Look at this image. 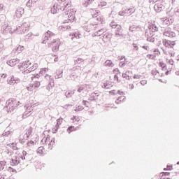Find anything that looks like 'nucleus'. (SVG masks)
Instances as JSON below:
<instances>
[{"instance_id": "9d476101", "label": "nucleus", "mask_w": 179, "mask_h": 179, "mask_svg": "<svg viewBox=\"0 0 179 179\" xmlns=\"http://www.w3.org/2000/svg\"><path fill=\"white\" fill-rule=\"evenodd\" d=\"M117 94H119L120 95H121L120 96H119L116 100H115V103L117 104H120L121 103H122V101H124V99H125V96H124V93L122 92H117Z\"/></svg>"}, {"instance_id": "ddd939ff", "label": "nucleus", "mask_w": 179, "mask_h": 179, "mask_svg": "<svg viewBox=\"0 0 179 179\" xmlns=\"http://www.w3.org/2000/svg\"><path fill=\"white\" fill-rule=\"evenodd\" d=\"M20 62V60L17 59H13L9 60L7 64L10 66H15Z\"/></svg>"}, {"instance_id": "72a5a7b5", "label": "nucleus", "mask_w": 179, "mask_h": 179, "mask_svg": "<svg viewBox=\"0 0 179 179\" xmlns=\"http://www.w3.org/2000/svg\"><path fill=\"white\" fill-rule=\"evenodd\" d=\"M34 145V141H30L27 143V146L30 147L31 145Z\"/></svg>"}, {"instance_id": "0eeeda50", "label": "nucleus", "mask_w": 179, "mask_h": 179, "mask_svg": "<svg viewBox=\"0 0 179 179\" xmlns=\"http://www.w3.org/2000/svg\"><path fill=\"white\" fill-rule=\"evenodd\" d=\"M64 119L63 118H59L57 120V124L55 125V127L52 129V132L53 134H55L57 132L59 126L63 123Z\"/></svg>"}, {"instance_id": "a211bd4d", "label": "nucleus", "mask_w": 179, "mask_h": 179, "mask_svg": "<svg viewBox=\"0 0 179 179\" xmlns=\"http://www.w3.org/2000/svg\"><path fill=\"white\" fill-rule=\"evenodd\" d=\"M122 78L129 80H131V76H130V72L126 71L125 73H122Z\"/></svg>"}, {"instance_id": "4c0bfd02", "label": "nucleus", "mask_w": 179, "mask_h": 179, "mask_svg": "<svg viewBox=\"0 0 179 179\" xmlns=\"http://www.w3.org/2000/svg\"><path fill=\"white\" fill-rule=\"evenodd\" d=\"M84 90V87H80L79 88H78V92H83Z\"/></svg>"}, {"instance_id": "c9c22d12", "label": "nucleus", "mask_w": 179, "mask_h": 179, "mask_svg": "<svg viewBox=\"0 0 179 179\" xmlns=\"http://www.w3.org/2000/svg\"><path fill=\"white\" fill-rule=\"evenodd\" d=\"M48 68H43L41 69V73H43V72H48Z\"/></svg>"}, {"instance_id": "2eb2a0df", "label": "nucleus", "mask_w": 179, "mask_h": 179, "mask_svg": "<svg viewBox=\"0 0 179 179\" xmlns=\"http://www.w3.org/2000/svg\"><path fill=\"white\" fill-rule=\"evenodd\" d=\"M173 22H174V18L173 17L165 19L164 21V23L167 26H170V25L173 24Z\"/></svg>"}, {"instance_id": "603ef678", "label": "nucleus", "mask_w": 179, "mask_h": 179, "mask_svg": "<svg viewBox=\"0 0 179 179\" xmlns=\"http://www.w3.org/2000/svg\"><path fill=\"white\" fill-rule=\"evenodd\" d=\"M55 62H57V59H55Z\"/></svg>"}, {"instance_id": "de8ad7c7", "label": "nucleus", "mask_w": 179, "mask_h": 179, "mask_svg": "<svg viewBox=\"0 0 179 179\" xmlns=\"http://www.w3.org/2000/svg\"><path fill=\"white\" fill-rule=\"evenodd\" d=\"M176 74L179 76V71L176 73Z\"/></svg>"}, {"instance_id": "6ab92c4d", "label": "nucleus", "mask_w": 179, "mask_h": 179, "mask_svg": "<svg viewBox=\"0 0 179 179\" xmlns=\"http://www.w3.org/2000/svg\"><path fill=\"white\" fill-rule=\"evenodd\" d=\"M169 172H162V173H161V177H162L161 179H171L169 177Z\"/></svg>"}, {"instance_id": "9b49d317", "label": "nucleus", "mask_w": 179, "mask_h": 179, "mask_svg": "<svg viewBox=\"0 0 179 179\" xmlns=\"http://www.w3.org/2000/svg\"><path fill=\"white\" fill-rule=\"evenodd\" d=\"M164 3H159L155 6V10L157 12L159 13L161 12L163 9H164Z\"/></svg>"}, {"instance_id": "f03ea898", "label": "nucleus", "mask_w": 179, "mask_h": 179, "mask_svg": "<svg viewBox=\"0 0 179 179\" xmlns=\"http://www.w3.org/2000/svg\"><path fill=\"white\" fill-rule=\"evenodd\" d=\"M76 13L74 9H69L63 15V18L65 20L66 23L73 22L76 20Z\"/></svg>"}, {"instance_id": "bb28decb", "label": "nucleus", "mask_w": 179, "mask_h": 179, "mask_svg": "<svg viewBox=\"0 0 179 179\" xmlns=\"http://www.w3.org/2000/svg\"><path fill=\"white\" fill-rule=\"evenodd\" d=\"M71 120H73V122H79V121L80 120V117H76V116H73Z\"/></svg>"}, {"instance_id": "58836bf2", "label": "nucleus", "mask_w": 179, "mask_h": 179, "mask_svg": "<svg viewBox=\"0 0 179 179\" xmlns=\"http://www.w3.org/2000/svg\"><path fill=\"white\" fill-rule=\"evenodd\" d=\"M1 77L2 78H6L7 75H6V73H2L1 76Z\"/></svg>"}, {"instance_id": "a19ab883", "label": "nucleus", "mask_w": 179, "mask_h": 179, "mask_svg": "<svg viewBox=\"0 0 179 179\" xmlns=\"http://www.w3.org/2000/svg\"><path fill=\"white\" fill-rule=\"evenodd\" d=\"M51 34H52V35H54V34H52L51 31H48L46 35H47V36H49V35H51Z\"/></svg>"}, {"instance_id": "37998d69", "label": "nucleus", "mask_w": 179, "mask_h": 179, "mask_svg": "<svg viewBox=\"0 0 179 179\" xmlns=\"http://www.w3.org/2000/svg\"><path fill=\"white\" fill-rule=\"evenodd\" d=\"M87 103H88V101H83V104L84 106H87Z\"/></svg>"}, {"instance_id": "423d86ee", "label": "nucleus", "mask_w": 179, "mask_h": 179, "mask_svg": "<svg viewBox=\"0 0 179 179\" xmlns=\"http://www.w3.org/2000/svg\"><path fill=\"white\" fill-rule=\"evenodd\" d=\"M7 82L10 85H14L15 84H18L20 82V80L15 78L14 76H11L8 78Z\"/></svg>"}, {"instance_id": "4be33fe9", "label": "nucleus", "mask_w": 179, "mask_h": 179, "mask_svg": "<svg viewBox=\"0 0 179 179\" xmlns=\"http://www.w3.org/2000/svg\"><path fill=\"white\" fill-rule=\"evenodd\" d=\"M76 130H77V129H76L75 127L71 126V127H69L67 129V132H68L69 134H71V133H72V132H73L74 131H76Z\"/></svg>"}, {"instance_id": "5701e85b", "label": "nucleus", "mask_w": 179, "mask_h": 179, "mask_svg": "<svg viewBox=\"0 0 179 179\" xmlns=\"http://www.w3.org/2000/svg\"><path fill=\"white\" fill-rule=\"evenodd\" d=\"M96 20L99 22L103 23L104 22V18H103V16L99 15V16L96 17Z\"/></svg>"}, {"instance_id": "3c124183", "label": "nucleus", "mask_w": 179, "mask_h": 179, "mask_svg": "<svg viewBox=\"0 0 179 179\" xmlns=\"http://www.w3.org/2000/svg\"><path fill=\"white\" fill-rule=\"evenodd\" d=\"M164 171H166V170H167V169L164 168Z\"/></svg>"}, {"instance_id": "c03bdc74", "label": "nucleus", "mask_w": 179, "mask_h": 179, "mask_svg": "<svg viewBox=\"0 0 179 179\" xmlns=\"http://www.w3.org/2000/svg\"><path fill=\"white\" fill-rule=\"evenodd\" d=\"M8 171H12V172H14L15 171V170L12 168V167H9V169H8Z\"/></svg>"}, {"instance_id": "cd10ccee", "label": "nucleus", "mask_w": 179, "mask_h": 179, "mask_svg": "<svg viewBox=\"0 0 179 179\" xmlns=\"http://www.w3.org/2000/svg\"><path fill=\"white\" fill-rule=\"evenodd\" d=\"M152 29V31H153V32H156V31H157V30H158V28H157L155 24H152V25L150 26V29Z\"/></svg>"}, {"instance_id": "20e7f679", "label": "nucleus", "mask_w": 179, "mask_h": 179, "mask_svg": "<svg viewBox=\"0 0 179 179\" xmlns=\"http://www.w3.org/2000/svg\"><path fill=\"white\" fill-rule=\"evenodd\" d=\"M60 44V39L55 38L49 43V47H50L53 52H56L59 50Z\"/></svg>"}, {"instance_id": "f3484780", "label": "nucleus", "mask_w": 179, "mask_h": 179, "mask_svg": "<svg viewBox=\"0 0 179 179\" xmlns=\"http://www.w3.org/2000/svg\"><path fill=\"white\" fill-rule=\"evenodd\" d=\"M164 36H168V37H175L176 34L171 31H166L164 32Z\"/></svg>"}, {"instance_id": "2f4dec72", "label": "nucleus", "mask_w": 179, "mask_h": 179, "mask_svg": "<svg viewBox=\"0 0 179 179\" xmlns=\"http://www.w3.org/2000/svg\"><path fill=\"white\" fill-rule=\"evenodd\" d=\"M114 80H116L117 83H120L119 76L117 74L114 76Z\"/></svg>"}, {"instance_id": "aec40b11", "label": "nucleus", "mask_w": 179, "mask_h": 179, "mask_svg": "<svg viewBox=\"0 0 179 179\" xmlns=\"http://www.w3.org/2000/svg\"><path fill=\"white\" fill-rule=\"evenodd\" d=\"M159 66L162 69V70H167L166 64L162 60H159Z\"/></svg>"}, {"instance_id": "f704fd0d", "label": "nucleus", "mask_w": 179, "mask_h": 179, "mask_svg": "<svg viewBox=\"0 0 179 179\" xmlns=\"http://www.w3.org/2000/svg\"><path fill=\"white\" fill-rule=\"evenodd\" d=\"M167 63H169L170 65H174V61L172 59L168 60Z\"/></svg>"}, {"instance_id": "473e14b6", "label": "nucleus", "mask_w": 179, "mask_h": 179, "mask_svg": "<svg viewBox=\"0 0 179 179\" xmlns=\"http://www.w3.org/2000/svg\"><path fill=\"white\" fill-rule=\"evenodd\" d=\"M113 73H115V75H117V73H120V70L119 69H115L113 71Z\"/></svg>"}, {"instance_id": "79ce46f5", "label": "nucleus", "mask_w": 179, "mask_h": 179, "mask_svg": "<svg viewBox=\"0 0 179 179\" xmlns=\"http://www.w3.org/2000/svg\"><path fill=\"white\" fill-rule=\"evenodd\" d=\"M115 92H116L115 90H112V91L109 92V93H110V94H115Z\"/></svg>"}, {"instance_id": "f8f14e48", "label": "nucleus", "mask_w": 179, "mask_h": 179, "mask_svg": "<svg viewBox=\"0 0 179 179\" xmlns=\"http://www.w3.org/2000/svg\"><path fill=\"white\" fill-rule=\"evenodd\" d=\"M30 62H24L22 64H21V66H20V70L24 71L26 69H29Z\"/></svg>"}, {"instance_id": "a18cd8bd", "label": "nucleus", "mask_w": 179, "mask_h": 179, "mask_svg": "<svg viewBox=\"0 0 179 179\" xmlns=\"http://www.w3.org/2000/svg\"><path fill=\"white\" fill-rule=\"evenodd\" d=\"M141 85H145V84H146V80H142L141 82Z\"/></svg>"}, {"instance_id": "a878e982", "label": "nucleus", "mask_w": 179, "mask_h": 179, "mask_svg": "<svg viewBox=\"0 0 179 179\" xmlns=\"http://www.w3.org/2000/svg\"><path fill=\"white\" fill-rule=\"evenodd\" d=\"M147 57L149 59H155L156 58V55H152V54H148V55H147Z\"/></svg>"}, {"instance_id": "412c9836", "label": "nucleus", "mask_w": 179, "mask_h": 179, "mask_svg": "<svg viewBox=\"0 0 179 179\" xmlns=\"http://www.w3.org/2000/svg\"><path fill=\"white\" fill-rule=\"evenodd\" d=\"M40 86H41V83L39 81H36L32 84L31 87H33L34 89H37Z\"/></svg>"}, {"instance_id": "5fc2aeb1", "label": "nucleus", "mask_w": 179, "mask_h": 179, "mask_svg": "<svg viewBox=\"0 0 179 179\" xmlns=\"http://www.w3.org/2000/svg\"><path fill=\"white\" fill-rule=\"evenodd\" d=\"M43 43H45V41H43Z\"/></svg>"}, {"instance_id": "f257e3e1", "label": "nucleus", "mask_w": 179, "mask_h": 179, "mask_svg": "<svg viewBox=\"0 0 179 179\" xmlns=\"http://www.w3.org/2000/svg\"><path fill=\"white\" fill-rule=\"evenodd\" d=\"M71 6V0H58V1L51 8L50 12L52 15H55L58 10H64L65 8H70Z\"/></svg>"}, {"instance_id": "c85d7f7f", "label": "nucleus", "mask_w": 179, "mask_h": 179, "mask_svg": "<svg viewBox=\"0 0 179 179\" xmlns=\"http://www.w3.org/2000/svg\"><path fill=\"white\" fill-rule=\"evenodd\" d=\"M90 12L93 17L96 16V15H98L99 13L95 9H91Z\"/></svg>"}, {"instance_id": "8fccbe9b", "label": "nucleus", "mask_w": 179, "mask_h": 179, "mask_svg": "<svg viewBox=\"0 0 179 179\" xmlns=\"http://www.w3.org/2000/svg\"><path fill=\"white\" fill-rule=\"evenodd\" d=\"M45 38H46L47 40H48V38L47 37V36H45Z\"/></svg>"}, {"instance_id": "b1692460", "label": "nucleus", "mask_w": 179, "mask_h": 179, "mask_svg": "<svg viewBox=\"0 0 179 179\" xmlns=\"http://www.w3.org/2000/svg\"><path fill=\"white\" fill-rule=\"evenodd\" d=\"M84 110V107L83 106H78L76 107V108L75 109L76 112H80Z\"/></svg>"}, {"instance_id": "09e8293b", "label": "nucleus", "mask_w": 179, "mask_h": 179, "mask_svg": "<svg viewBox=\"0 0 179 179\" xmlns=\"http://www.w3.org/2000/svg\"><path fill=\"white\" fill-rule=\"evenodd\" d=\"M0 8H3V5L1 4Z\"/></svg>"}, {"instance_id": "864d4df0", "label": "nucleus", "mask_w": 179, "mask_h": 179, "mask_svg": "<svg viewBox=\"0 0 179 179\" xmlns=\"http://www.w3.org/2000/svg\"><path fill=\"white\" fill-rule=\"evenodd\" d=\"M178 164L179 165V162H178Z\"/></svg>"}, {"instance_id": "dca6fc26", "label": "nucleus", "mask_w": 179, "mask_h": 179, "mask_svg": "<svg viewBox=\"0 0 179 179\" xmlns=\"http://www.w3.org/2000/svg\"><path fill=\"white\" fill-rule=\"evenodd\" d=\"M59 30L60 31H65L71 29L70 25H66L65 22H64L62 25L59 26Z\"/></svg>"}, {"instance_id": "7c9ffc66", "label": "nucleus", "mask_w": 179, "mask_h": 179, "mask_svg": "<svg viewBox=\"0 0 179 179\" xmlns=\"http://www.w3.org/2000/svg\"><path fill=\"white\" fill-rule=\"evenodd\" d=\"M141 76L139 74H135L134 76L133 77V79H136V80H140L141 79Z\"/></svg>"}, {"instance_id": "ea45409f", "label": "nucleus", "mask_w": 179, "mask_h": 179, "mask_svg": "<svg viewBox=\"0 0 179 179\" xmlns=\"http://www.w3.org/2000/svg\"><path fill=\"white\" fill-rule=\"evenodd\" d=\"M129 87H130V89H132V90H133V89H134L135 87H134V85L133 83H130V84H129Z\"/></svg>"}, {"instance_id": "6e6552de", "label": "nucleus", "mask_w": 179, "mask_h": 179, "mask_svg": "<svg viewBox=\"0 0 179 179\" xmlns=\"http://www.w3.org/2000/svg\"><path fill=\"white\" fill-rule=\"evenodd\" d=\"M33 132V129L31 127H29L27 131H26V138H20V142H21V143H24L26 142V140L28 139L29 138V136L32 134Z\"/></svg>"}, {"instance_id": "49530a36", "label": "nucleus", "mask_w": 179, "mask_h": 179, "mask_svg": "<svg viewBox=\"0 0 179 179\" xmlns=\"http://www.w3.org/2000/svg\"><path fill=\"white\" fill-rule=\"evenodd\" d=\"M169 71H167L165 73V75H166V76H168V75H169Z\"/></svg>"}, {"instance_id": "7ed1b4c3", "label": "nucleus", "mask_w": 179, "mask_h": 179, "mask_svg": "<svg viewBox=\"0 0 179 179\" xmlns=\"http://www.w3.org/2000/svg\"><path fill=\"white\" fill-rule=\"evenodd\" d=\"M43 136L44 137L42 139V142L48 145V146H49V149L52 150L54 145H55V140L51 139L48 131H45L43 132Z\"/></svg>"}, {"instance_id": "393cba45", "label": "nucleus", "mask_w": 179, "mask_h": 179, "mask_svg": "<svg viewBox=\"0 0 179 179\" xmlns=\"http://www.w3.org/2000/svg\"><path fill=\"white\" fill-rule=\"evenodd\" d=\"M44 148L43 147H40L38 148V149L37 150V152L40 155H43V151H44Z\"/></svg>"}, {"instance_id": "39448f33", "label": "nucleus", "mask_w": 179, "mask_h": 179, "mask_svg": "<svg viewBox=\"0 0 179 179\" xmlns=\"http://www.w3.org/2000/svg\"><path fill=\"white\" fill-rule=\"evenodd\" d=\"M17 107L16 106V101L12 100V99H9L8 101V105H7V108L8 109V112H13L14 111V110L15 109V108Z\"/></svg>"}, {"instance_id": "4468645a", "label": "nucleus", "mask_w": 179, "mask_h": 179, "mask_svg": "<svg viewBox=\"0 0 179 179\" xmlns=\"http://www.w3.org/2000/svg\"><path fill=\"white\" fill-rule=\"evenodd\" d=\"M37 68H38L37 64H32L29 63V67H28V72H33V71L37 69Z\"/></svg>"}, {"instance_id": "c756f323", "label": "nucleus", "mask_w": 179, "mask_h": 179, "mask_svg": "<svg viewBox=\"0 0 179 179\" xmlns=\"http://www.w3.org/2000/svg\"><path fill=\"white\" fill-rule=\"evenodd\" d=\"M105 64H106V66H114L113 62L110 60H107L106 62H105Z\"/></svg>"}, {"instance_id": "e433bc0d", "label": "nucleus", "mask_w": 179, "mask_h": 179, "mask_svg": "<svg viewBox=\"0 0 179 179\" xmlns=\"http://www.w3.org/2000/svg\"><path fill=\"white\" fill-rule=\"evenodd\" d=\"M110 27H111L113 29H115V28L117 27V25H116L115 23L112 22V23H110Z\"/></svg>"}, {"instance_id": "1a4fd4ad", "label": "nucleus", "mask_w": 179, "mask_h": 179, "mask_svg": "<svg viewBox=\"0 0 179 179\" xmlns=\"http://www.w3.org/2000/svg\"><path fill=\"white\" fill-rule=\"evenodd\" d=\"M164 47L168 48H173L174 46L176 45V42L171 41H165L164 42Z\"/></svg>"}]
</instances>
